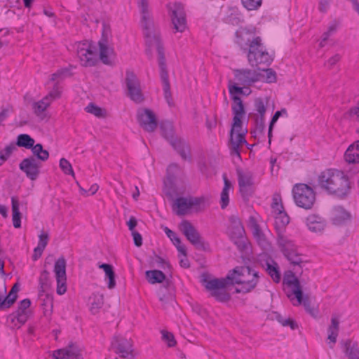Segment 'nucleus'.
<instances>
[{"label":"nucleus","mask_w":359,"mask_h":359,"mask_svg":"<svg viewBox=\"0 0 359 359\" xmlns=\"http://www.w3.org/2000/svg\"><path fill=\"white\" fill-rule=\"evenodd\" d=\"M265 129V123H264V118L262 117H257L255 119V130H254V133L260 134L264 135V132Z\"/></svg>","instance_id":"nucleus-59"},{"label":"nucleus","mask_w":359,"mask_h":359,"mask_svg":"<svg viewBox=\"0 0 359 359\" xmlns=\"http://www.w3.org/2000/svg\"><path fill=\"white\" fill-rule=\"evenodd\" d=\"M34 143V140L29 135L20 134L17 137L16 145L20 147L30 149Z\"/></svg>","instance_id":"nucleus-42"},{"label":"nucleus","mask_w":359,"mask_h":359,"mask_svg":"<svg viewBox=\"0 0 359 359\" xmlns=\"http://www.w3.org/2000/svg\"><path fill=\"white\" fill-rule=\"evenodd\" d=\"M137 6L140 9L142 27L144 29V33L147 37L148 43L155 42L158 45V50L161 57V63L163 61V48L159 41L158 35L154 29V23L149 11L148 0H137Z\"/></svg>","instance_id":"nucleus-4"},{"label":"nucleus","mask_w":359,"mask_h":359,"mask_svg":"<svg viewBox=\"0 0 359 359\" xmlns=\"http://www.w3.org/2000/svg\"><path fill=\"white\" fill-rule=\"evenodd\" d=\"M164 231L167 236L171 240L173 245L176 247L178 252L182 253L184 256H186L187 255V248L185 245L182 244L181 239L177 236V233L168 227H165Z\"/></svg>","instance_id":"nucleus-33"},{"label":"nucleus","mask_w":359,"mask_h":359,"mask_svg":"<svg viewBox=\"0 0 359 359\" xmlns=\"http://www.w3.org/2000/svg\"><path fill=\"white\" fill-rule=\"evenodd\" d=\"M91 44H83L82 47L79 48L77 54L82 62V65L85 67H93L97 62V53L95 48Z\"/></svg>","instance_id":"nucleus-19"},{"label":"nucleus","mask_w":359,"mask_h":359,"mask_svg":"<svg viewBox=\"0 0 359 359\" xmlns=\"http://www.w3.org/2000/svg\"><path fill=\"white\" fill-rule=\"evenodd\" d=\"M281 325L284 327L289 326L292 330L298 328L297 322L291 318L284 319Z\"/></svg>","instance_id":"nucleus-64"},{"label":"nucleus","mask_w":359,"mask_h":359,"mask_svg":"<svg viewBox=\"0 0 359 359\" xmlns=\"http://www.w3.org/2000/svg\"><path fill=\"white\" fill-rule=\"evenodd\" d=\"M60 168L63 171V172L66 175H71L74 177V172L72 169V165L70 163L65 159V158H62L60 161Z\"/></svg>","instance_id":"nucleus-55"},{"label":"nucleus","mask_w":359,"mask_h":359,"mask_svg":"<svg viewBox=\"0 0 359 359\" xmlns=\"http://www.w3.org/2000/svg\"><path fill=\"white\" fill-rule=\"evenodd\" d=\"M12 220L13 226L16 229L21 227V212H20V203L16 196L11 197Z\"/></svg>","instance_id":"nucleus-30"},{"label":"nucleus","mask_w":359,"mask_h":359,"mask_svg":"<svg viewBox=\"0 0 359 359\" xmlns=\"http://www.w3.org/2000/svg\"><path fill=\"white\" fill-rule=\"evenodd\" d=\"M60 93L58 90L57 84H55L53 88V90H51L46 97H44L40 101L35 102L33 103L32 109L34 110V114L36 116H39L50 105V102H45V100H48L50 97H51L52 100H55L56 98L60 97Z\"/></svg>","instance_id":"nucleus-20"},{"label":"nucleus","mask_w":359,"mask_h":359,"mask_svg":"<svg viewBox=\"0 0 359 359\" xmlns=\"http://www.w3.org/2000/svg\"><path fill=\"white\" fill-rule=\"evenodd\" d=\"M293 197L297 206L306 210L311 209L316 201L313 189L306 184H297L292 189Z\"/></svg>","instance_id":"nucleus-7"},{"label":"nucleus","mask_w":359,"mask_h":359,"mask_svg":"<svg viewBox=\"0 0 359 359\" xmlns=\"http://www.w3.org/2000/svg\"><path fill=\"white\" fill-rule=\"evenodd\" d=\"M229 203V191L223 190L220 194V205L222 209H225Z\"/></svg>","instance_id":"nucleus-61"},{"label":"nucleus","mask_w":359,"mask_h":359,"mask_svg":"<svg viewBox=\"0 0 359 359\" xmlns=\"http://www.w3.org/2000/svg\"><path fill=\"white\" fill-rule=\"evenodd\" d=\"M234 79L238 84L244 87L250 86L252 84L259 81L264 76V74L258 72L257 67L255 69L248 68L235 69L233 70Z\"/></svg>","instance_id":"nucleus-10"},{"label":"nucleus","mask_w":359,"mask_h":359,"mask_svg":"<svg viewBox=\"0 0 359 359\" xmlns=\"http://www.w3.org/2000/svg\"><path fill=\"white\" fill-rule=\"evenodd\" d=\"M346 114L350 118L355 116L356 121H359V100L358 101L357 105L351 107Z\"/></svg>","instance_id":"nucleus-62"},{"label":"nucleus","mask_w":359,"mask_h":359,"mask_svg":"<svg viewBox=\"0 0 359 359\" xmlns=\"http://www.w3.org/2000/svg\"><path fill=\"white\" fill-rule=\"evenodd\" d=\"M231 240L236 245L238 250L241 252H245L248 248V240L243 234L241 236H230Z\"/></svg>","instance_id":"nucleus-53"},{"label":"nucleus","mask_w":359,"mask_h":359,"mask_svg":"<svg viewBox=\"0 0 359 359\" xmlns=\"http://www.w3.org/2000/svg\"><path fill=\"white\" fill-rule=\"evenodd\" d=\"M41 163L36 161L34 156L24 158L19 164V168L29 180H36L39 174Z\"/></svg>","instance_id":"nucleus-17"},{"label":"nucleus","mask_w":359,"mask_h":359,"mask_svg":"<svg viewBox=\"0 0 359 359\" xmlns=\"http://www.w3.org/2000/svg\"><path fill=\"white\" fill-rule=\"evenodd\" d=\"M32 152V156H34L35 158H36V161L40 162H45L49 158V152L43 149V145L40 143H38L34 145L33 144V147L30 149Z\"/></svg>","instance_id":"nucleus-36"},{"label":"nucleus","mask_w":359,"mask_h":359,"mask_svg":"<svg viewBox=\"0 0 359 359\" xmlns=\"http://www.w3.org/2000/svg\"><path fill=\"white\" fill-rule=\"evenodd\" d=\"M133 237L134 244L137 247H140L142 245V237L141 234L137 231L131 232Z\"/></svg>","instance_id":"nucleus-63"},{"label":"nucleus","mask_w":359,"mask_h":359,"mask_svg":"<svg viewBox=\"0 0 359 359\" xmlns=\"http://www.w3.org/2000/svg\"><path fill=\"white\" fill-rule=\"evenodd\" d=\"M243 116L244 115L233 114V123L231 124V128L230 130V136H233L235 132L238 133L243 131L242 128V118Z\"/></svg>","instance_id":"nucleus-51"},{"label":"nucleus","mask_w":359,"mask_h":359,"mask_svg":"<svg viewBox=\"0 0 359 359\" xmlns=\"http://www.w3.org/2000/svg\"><path fill=\"white\" fill-rule=\"evenodd\" d=\"M231 285H239L241 287L235 289L236 293H249L259 282V272L250 266H238L230 270L226 275Z\"/></svg>","instance_id":"nucleus-3"},{"label":"nucleus","mask_w":359,"mask_h":359,"mask_svg":"<svg viewBox=\"0 0 359 359\" xmlns=\"http://www.w3.org/2000/svg\"><path fill=\"white\" fill-rule=\"evenodd\" d=\"M107 36L105 34L104 31L103 30L102 38L98 42L100 48V60L103 64L111 65L112 62L109 59V56L114 53V50L107 46Z\"/></svg>","instance_id":"nucleus-22"},{"label":"nucleus","mask_w":359,"mask_h":359,"mask_svg":"<svg viewBox=\"0 0 359 359\" xmlns=\"http://www.w3.org/2000/svg\"><path fill=\"white\" fill-rule=\"evenodd\" d=\"M145 276L150 284L162 283L166 280L165 273L157 269L147 271L145 272Z\"/></svg>","instance_id":"nucleus-32"},{"label":"nucleus","mask_w":359,"mask_h":359,"mask_svg":"<svg viewBox=\"0 0 359 359\" xmlns=\"http://www.w3.org/2000/svg\"><path fill=\"white\" fill-rule=\"evenodd\" d=\"M86 112L95 115L97 118H104L106 116V111L104 109L98 107L95 104L90 102L85 108Z\"/></svg>","instance_id":"nucleus-50"},{"label":"nucleus","mask_w":359,"mask_h":359,"mask_svg":"<svg viewBox=\"0 0 359 359\" xmlns=\"http://www.w3.org/2000/svg\"><path fill=\"white\" fill-rule=\"evenodd\" d=\"M167 8L175 32H183L187 28L186 14L183 4L179 2L173 4H168Z\"/></svg>","instance_id":"nucleus-9"},{"label":"nucleus","mask_w":359,"mask_h":359,"mask_svg":"<svg viewBox=\"0 0 359 359\" xmlns=\"http://www.w3.org/2000/svg\"><path fill=\"white\" fill-rule=\"evenodd\" d=\"M247 132V129H244L243 132L238 133L236 140L233 138V135L229 137L228 146L231 156H236L240 159L241 158L239 146L242 144L248 145V143L245 138V135Z\"/></svg>","instance_id":"nucleus-21"},{"label":"nucleus","mask_w":359,"mask_h":359,"mask_svg":"<svg viewBox=\"0 0 359 359\" xmlns=\"http://www.w3.org/2000/svg\"><path fill=\"white\" fill-rule=\"evenodd\" d=\"M225 22L232 25H238L243 22L241 16L238 13H231L225 18Z\"/></svg>","instance_id":"nucleus-58"},{"label":"nucleus","mask_w":359,"mask_h":359,"mask_svg":"<svg viewBox=\"0 0 359 359\" xmlns=\"http://www.w3.org/2000/svg\"><path fill=\"white\" fill-rule=\"evenodd\" d=\"M202 283L206 290L210 292V296L217 302L224 303L231 299V294L224 290L228 285H231L227 276L224 278H213L212 280H208L205 277L202 280Z\"/></svg>","instance_id":"nucleus-6"},{"label":"nucleus","mask_w":359,"mask_h":359,"mask_svg":"<svg viewBox=\"0 0 359 359\" xmlns=\"http://www.w3.org/2000/svg\"><path fill=\"white\" fill-rule=\"evenodd\" d=\"M99 268L103 269L105 273V277L108 279L107 287L109 289H113L116 286L115 273L114 267L109 264H101Z\"/></svg>","instance_id":"nucleus-34"},{"label":"nucleus","mask_w":359,"mask_h":359,"mask_svg":"<svg viewBox=\"0 0 359 359\" xmlns=\"http://www.w3.org/2000/svg\"><path fill=\"white\" fill-rule=\"evenodd\" d=\"M137 121L147 132H154L158 126L156 116L149 109H139L137 114Z\"/></svg>","instance_id":"nucleus-16"},{"label":"nucleus","mask_w":359,"mask_h":359,"mask_svg":"<svg viewBox=\"0 0 359 359\" xmlns=\"http://www.w3.org/2000/svg\"><path fill=\"white\" fill-rule=\"evenodd\" d=\"M306 225L311 231L319 232L324 229L325 221L319 215H311L306 218Z\"/></svg>","instance_id":"nucleus-27"},{"label":"nucleus","mask_w":359,"mask_h":359,"mask_svg":"<svg viewBox=\"0 0 359 359\" xmlns=\"http://www.w3.org/2000/svg\"><path fill=\"white\" fill-rule=\"evenodd\" d=\"M255 67H257L258 72H264L266 73V75L264 74V76L261 81H264L266 83H274L276 81V73L273 69L268 68L269 66L266 65H258Z\"/></svg>","instance_id":"nucleus-38"},{"label":"nucleus","mask_w":359,"mask_h":359,"mask_svg":"<svg viewBox=\"0 0 359 359\" xmlns=\"http://www.w3.org/2000/svg\"><path fill=\"white\" fill-rule=\"evenodd\" d=\"M339 330V319L336 315H332L331 318V324L328 327L327 339L330 342L335 344Z\"/></svg>","instance_id":"nucleus-31"},{"label":"nucleus","mask_w":359,"mask_h":359,"mask_svg":"<svg viewBox=\"0 0 359 359\" xmlns=\"http://www.w3.org/2000/svg\"><path fill=\"white\" fill-rule=\"evenodd\" d=\"M39 297L41 298L43 296V293H45L46 290H48L51 285V280L50 278V273L44 269L40 275L39 279Z\"/></svg>","instance_id":"nucleus-35"},{"label":"nucleus","mask_w":359,"mask_h":359,"mask_svg":"<svg viewBox=\"0 0 359 359\" xmlns=\"http://www.w3.org/2000/svg\"><path fill=\"white\" fill-rule=\"evenodd\" d=\"M53 357L54 359H82L81 354L73 344H69L66 348L55 351Z\"/></svg>","instance_id":"nucleus-23"},{"label":"nucleus","mask_w":359,"mask_h":359,"mask_svg":"<svg viewBox=\"0 0 359 359\" xmlns=\"http://www.w3.org/2000/svg\"><path fill=\"white\" fill-rule=\"evenodd\" d=\"M39 299L42 301L41 305L44 309V313L46 315V313L49 312L51 313L52 309L53 307V297L51 294L43 293V296L41 298L39 297Z\"/></svg>","instance_id":"nucleus-45"},{"label":"nucleus","mask_w":359,"mask_h":359,"mask_svg":"<svg viewBox=\"0 0 359 359\" xmlns=\"http://www.w3.org/2000/svg\"><path fill=\"white\" fill-rule=\"evenodd\" d=\"M238 175V187H244L248 185H253V175L252 173L250 171L243 172L241 170H237Z\"/></svg>","instance_id":"nucleus-40"},{"label":"nucleus","mask_w":359,"mask_h":359,"mask_svg":"<svg viewBox=\"0 0 359 359\" xmlns=\"http://www.w3.org/2000/svg\"><path fill=\"white\" fill-rule=\"evenodd\" d=\"M351 217V214L342 206H336L333 210L332 222L336 226H341L350 221Z\"/></svg>","instance_id":"nucleus-25"},{"label":"nucleus","mask_w":359,"mask_h":359,"mask_svg":"<svg viewBox=\"0 0 359 359\" xmlns=\"http://www.w3.org/2000/svg\"><path fill=\"white\" fill-rule=\"evenodd\" d=\"M254 191L253 185L239 187V192L245 201H249V198L253 195Z\"/></svg>","instance_id":"nucleus-54"},{"label":"nucleus","mask_w":359,"mask_h":359,"mask_svg":"<svg viewBox=\"0 0 359 359\" xmlns=\"http://www.w3.org/2000/svg\"><path fill=\"white\" fill-rule=\"evenodd\" d=\"M179 228L186 238L197 249L202 251H209L210 245L201 236L195 226L187 219L182 220Z\"/></svg>","instance_id":"nucleus-8"},{"label":"nucleus","mask_w":359,"mask_h":359,"mask_svg":"<svg viewBox=\"0 0 359 359\" xmlns=\"http://www.w3.org/2000/svg\"><path fill=\"white\" fill-rule=\"evenodd\" d=\"M161 333L162 339L167 343L168 347H174L176 345L177 342L172 333L165 330H162Z\"/></svg>","instance_id":"nucleus-56"},{"label":"nucleus","mask_w":359,"mask_h":359,"mask_svg":"<svg viewBox=\"0 0 359 359\" xmlns=\"http://www.w3.org/2000/svg\"><path fill=\"white\" fill-rule=\"evenodd\" d=\"M302 255L298 252L295 255V257L293 259H292V261L290 262V264L294 266V268H293V270L294 271V273H302V264L304 262V261L302 259ZM290 273H291L292 271H290ZM292 273H293V272H292ZM287 278L289 279H292L291 274L287 276L286 277H285L284 279L285 278Z\"/></svg>","instance_id":"nucleus-49"},{"label":"nucleus","mask_w":359,"mask_h":359,"mask_svg":"<svg viewBox=\"0 0 359 359\" xmlns=\"http://www.w3.org/2000/svg\"><path fill=\"white\" fill-rule=\"evenodd\" d=\"M180 172V167L177 163H171L167 168L166 180L164 181L165 194L170 199H173L177 195L175 181Z\"/></svg>","instance_id":"nucleus-14"},{"label":"nucleus","mask_w":359,"mask_h":359,"mask_svg":"<svg viewBox=\"0 0 359 359\" xmlns=\"http://www.w3.org/2000/svg\"><path fill=\"white\" fill-rule=\"evenodd\" d=\"M239 85L237 81L236 83H233L231 81H229L228 88L231 97L238 96L239 95H248L250 93L251 90L249 88H248V93H247L244 90L245 87L239 86Z\"/></svg>","instance_id":"nucleus-43"},{"label":"nucleus","mask_w":359,"mask_h":359,"mask_svg":"<svg viewBox=\"0 0 359 359\" xmlns=\"http://www.w3.org/2000/svg\"><path fill=\"white\" fill-rule=\"evenodd\" d=\"M39 238L38 247L44 250L49 241L48 233L42 231L39 236Z\"/></svg>","instance_id":"nucleus-60"},{"label":"nucleus","mask_w":359,"mask_h":359,"mask_svg":"<svg viewBox=\"0 0 359 359\" xmlns=\"http://www.w3.org/2000/svg\"><path fill=\"white\" fill-rule=\"evenodd\" d=\"M271 207L276 213L274 226L278 234L283 233L286 226L290 223V217L284 210L281 198H273Z\"/></svg>","instance_id":"nucleus-11"},{"label":"nucleus","mask_w":359,"mask_h":359,"mask_svg":"<svg viewBox=\"0 0 359 359\" xmlns=\"http://www.w3.org/2000/svg\"><path fill=\"white\" fill-rule=\"evenodd\" d=\"M283 114L287 115V110L285 108L281 109L280 110L276 111L275 114L273 115L269 126V130H268V138H269V143L271 144V138H272V133L273 130L274 125L277 122L278 119L280 118V116Z\"/></svg>","instance_id":"nucleus-46"},{"label":"nucleus","mask_w":359,"mask_h":359,"mask_svg":"<svg viewBox=\"0 0 359 359\" xmlns=\"http://www.w3.org/2000/svg\"><path fill=\"white\" fill-rule=\"evenodd\" d=\"M291 278L292 279H289L288 278H285L283 281L286 283L287 285L293 287L292 290V294H294L297 299L298 304H302L306 311L311 308L309 297L307 295L304 296L300 282L292 273H291Z\"/></svg>","instance_id":"nucleus-18"},{"label":"nucleus","mask_w":359,"mask_h":359,"mask_svg":"<svg viewBox=\"0 0 359 359\" xmlns=\"http://www.w3.org/2000/svg\"><path fill=\"white\" fill-rule=\"evenodd\" d=\"M162 136L169 142L175 137L172 123L170 121H162L160 124Z\"/></svg>","instance_id":"nucleus-37"},{"label":"nucleus","mask_w":359,"mask_h":359,"mask_svg":"<svg viewBox=\"0 0 359 359\" xmlns=\"http://www.w3.org/2000/svg\"><path fill=\"white\" fill-rule=\"evenodd\" d=\"M30 315L31 311L29 310L22 309L18 306L17 310L8 316V319L12 323H14L16 320L20 325H23L27 321Z\"/></svg>","instance_id":"nucleus-29"},{"label":"nucleus","mask_w":359,"mask_h":359,"mask_svg":"<svg viewBox=\"0 0 359 359\" xmlns=\"http://www.w3.org/2000/svg\"><path fill=\"white\" fill-rule=\"evenodd\" d=\"M266 102L261 97H257L255 100L254 106L255 110L259 114V117L264 118L266 107V104L268 103L269 97H266Z\"/></svg>","instance_id":"nucleus-52"},{"label":"nucleus","mask_w":359,"mask_h":359,"mask_svg":"<svg viewBox=\"0 0 359 359\" xmlns=\"http://www.w3.org/2000/svg\"><path fill=\"white\" fill-rule=\"evenodd\" d=\"M54 272L57 280V293L63 294L67 291L66 259L64 257H60L55 261Z\"/></svg>","instance_id":"nucleus-15"},{"label":"nucleus","mask_w":359,"mask_h":359,"mask_svg":"<svg viewBox=\"0 0 359 359\" xmlns=\"http://www.w3.org/2000/svg\"><path fill=\"white\" fill-rule=\"evenodd\" d=\"M231 109L233 114L245 115V110L243 102L239 96H233Z\"/></svg>","instance_id":"nucleus-44"},{"label":"nucleus","mask_w":359,"mask_h":359,"mask_svg":"<svg viewBox=\"0 0 359 359\" xmlns=\"http://www.w3.org/2000/svg\"><path fill=\"white\" fill-rule=\"evenodd\" d=\"M255 35V27H241L235 33V42L243 53H247L248 61L252 67L258 65L269 66L273 58L264 48L261 37Z\"/></svg>","instance_id":"nucleus-1"},{"label":"nucleus","mask_w":359,"mask_h":359,"mask_svg":"<svg viewBox=\"0 0 359 359\" xmlns=\"http://www.w3.org/2000/svg\"><path fill=\"white\" fill-rule=\"evenodd\" d=\"M344 346L345 353L348 359H359V347L357 344H352L351 340H347Z\"/></svg>","instance_id":"nucleus-41"},{"label":"nucleus","mask_w":359,"mask_h":359,"mask_svg":"<svg viewBox=\"0 0 359 359\" xmlns=\"http://www.w3.org/2000/svg\"><path fill=\"white\" fill-rule=\"evenodd\" d=\"M344 159L348 163H359V140L348 147L344 154Z\"/></svg>","instance_id":"nucleus-28"},{"label":"nucleus","mask_w":359,"mask_h":359,"mask_svg":"<svg viewBox=\"0 0 359 359\" xmlns=\"http://www.w3.org/2000/svg\"><path fill=\"white\" fill-rule=\"evenodd\" d=\"M142 29H143V34L145 38V43L148 47L145 50L146 54L148 56L151 57V48L152 46H155L156 48V51L158 53V66H159V69H160V77H161V80L163 83V90L164 97H165V100L167 101L168 105L172 106L173 102H172V94H171V91H170V85L169 79H168V70H167L166 60H165V49H164L163 41L161 39L160 31L157 27H156L154 26V29L156 31V32L158 33L159 41L161 43V46L163 48V64L161 63V57H160L159 52L158 50V45L155 42H151V43H148L147 37L146 36L145 33H144V29L143 27H142Z\"/></svg>","instance_id":"nucleus-5"},{"label":"nucleus","mask_w":359,"mask_h":359,"mask_svg":"<svg viewBox=\"0 0 359 359\" xmlns=\"http://www.w3.org/2000/svg\"><path fill=\"white\" fill-rule=\"evenodd\" d=\"M273 264H271L269 262L266 263V270L275 283H279L280 280V273L278 269V266L273 261Z\"/></svg>","instance_id":"nucleus-48"},{"label":"nucleus","mask_w":359,"mask_h":359,"mask_svg":"<svg viewBox=\"0 0 359 359\" xmlns=\"http://www.w3.org/2000/svg\"><path fill=\"white\" fill-rule=\"evenodd\" d=\"M319 187L328 194L339 199H344L350 193V182L344 172L335 169H327L318 177Z\"/></svg>","instance_id":"nucleus-2"},{"label":"nucleus","mask_w":359,"mask_h":359,"mask_svg":"<svg viewBox=\"0 0 359 359\" xmlns=\"http://www.w3.org/2000/svg\"><path fill=\"white\" fill-rule=\"evenodd\" d=\"M177 208V215H184L187 211L190 209V204L189 198H184V197H179L177 198L174 204H173V209L175 208Z\"/></svg>","instance_id":"nucleus-39"},{"label":"nucleus","mask_w":359,"mask_h":359,"mask_svg":"<svg viewBox=\"0 0 359 359\" xmlns=\"http://www.w3.org/2000/svg\"><path fill=\"white\" fill-rule=\"evenodd\" d=\"M126 83L129 97L136 103L142 102L144 100V96L141 90L140 82L133 72L126 71Z\"/></svg>","instance_id":"nucleus-12"},{"label":"nucleus","mask_w":359,"mask_h":359,"mask_svg":"<svg viewBox=\"0 0 359 359\" xmlns=\"http://www.w3.org/2000/svg\"><path fill=\"white\" fill-rule=\"evenodd\" d=\"M111 347L115 349V353L122 358H135L130 339H127L121 336H114L111 341Z\"/></svg>","instance_id":"nucleus-13"},{"label":"nucleus","mask_w":359,"mask_h":359,"mask_svg":"<svg viewBox=\"0 0 359 359\" xmlns=\"http://www.w3.org/2000/svg\"><path fill=\"white\" fill-rule=\"evenodd\" d=\"M169 143L182 159L191 161L190 148L184 140L175 137Z\"/></svg>","instance_id":"nucleus-24"},{"label":"nucleus","mask_w":359,"mask_h":359,"mask_svg":"<svg viewBox=\"0 0 359 359\" xmlns=\"http://www.w3.org/2000/svg\"><path fill=\"white\" fill-rule=\"evenodd\" d=\"M243 6L248 11L257 10L262 5V0H241Z\"/></svg>","instance_id":"nucleus-57"},{"label":"nucleus","mask_w":359,"mask_h":359,"mask_svg":"<svg viewBox=\"0 0 359 359\" xmlns=\"http://www.w3.org/2000/svg\"><path fill=\"white\" fill-rule=\"evenodd\" d=\"M19 291V284L16 283L13 285L8 294L5 297L6 303L3 305H7L8 309L10 308L16 301L18 298L17 292Z\"/></svg>","instance_id":"nucleus-47"},{"label":"nucleus","mask_w":359,"mask_h":359,"mask_svg":"<svg viewBox=\"0 0 359 359\" xmlns=\"http://www.w3.org/2000/svg\"><path fill=\"white\" fill-rule=\"evenodd\" d=\"M229 220L230 222V225L228 228L229 237L236 236L239 237L245 234L244 227L238 217L231 215Z\"/></svg>","instance_id":"nucleus-26"}]
</instances>
